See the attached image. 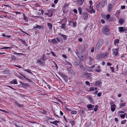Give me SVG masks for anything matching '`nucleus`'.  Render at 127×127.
I'll return each instance as SVG.
<instances>
[{
  "label": "nucleus",
  "mask_w": 127,
  "mask_h": 127,
  "mask_svg": "<svg viewBox=\"0 0 127 127\" xmlns=\"http://www.w3.org/2000/svg\"><path fill=\"white\" fill-rule=\"evenodd\" d=\"M104 44V40L103 39H100L97 42L95 46V49L99 50L101 46Z\"/></svg>",
  "instance_id": "1"
},
{
  "label": "nucleus",
  "mask_w": 127,
  "mask_h": 127,
  "mask_svg": "<svg viewBox=\"0 0 127 127\" xmlns=\"http://www.w3.org/2000/svg\"><path fill=\"white\" fill-rule=\"evenodd\" d=\"M45 55L43 54V56L39 59L37 61V63H38V64L41 65L42 66H44L45 64V61L47 59L45 57Z\"/></svg>",
  "instance_id": "2"
},
{
  "label": "nucleus",
  "mask_w": 127,
  "mask_h": 127,
  "mask_svg": "<svg viewBox=\"0 0 127 127\" xmlns=\"http://www.w3.org/2000/svg\"><path fill=\"white\" fill-rule=\"evenodd\" d=\"M109 29L107 26H105L102 29V32L104 34L108 35H109Z\"/></svg>",
  "instance_id": "3"
},
{
  "label": "nucleus",
  "mask_w": 127,
  "mask_h": 127,
  "mask_svg": "<svg viewBox=\"0 0 127 127\" xmlns=\"http://www.w3.org/2000/svg\"><path fill=\"white\" fill-rule=\"evenodd\" d=\"M84 77L87 79H92L91 74L87 72L84 73L83 74Z\"/></svg>",
  "instance_id": "4"
},
{
  "label": "nucleus",
  "mask_w": 127,
  "mask_h": 127,
  "mask_svg": "<svg viewBox=\"0 0 127 127\" xmlns=\"http://www.w3.org/2000/svg\"><path fill=\"white\" fill-rule=\"evenodd\" d=\"M112 5L110 4H109L107 6V11L108 12H111L112 9Z\"/></svg>",
  "instance_id": "5"
},
{
  "label": "nucleus",
  "mask_w": 127,
  "mask_h": 127,
  "mask_svg": "<svg viewBox=\"0 0 127 127\" xmlns=\"http://www.w3.org/2000/svg\"><path fill=\"white\" fill-rule=\"evenodd\" d=\"M88 16V15L87 12H86L82 13V17L83 19L85 20L87 19Z\"/></svg>",
  "instance_id": "6"
},
{
  "label": "nucleus",
  "mask_w": 127,
  "mask_h": 127,
  "mask_svg": "<svg viewBox=\"0 0 127 127\" xmlns=\"http://www.w3.org/2000/svg\"><path fill=\"white\" fill-rule=\"evenodd\" d=\"M43 26H39L37 24L33 26V27L34 28H38L39 29L41 30L43 29Z\"/></svg>",
  "instance_id": "7"
},
{
  "label": "nucleus",
  "mask_w": 127,
  "mask_h": 127,
  "mask_svg": "<svg viewBox=\"0 0 127 127\" xmlns=\"http://www.w3.org/2000/svg\"><path fill=\"white\" fill-rule=\"evenodd\" d=\"M107 0H102L101 2V4L102 7H104L107 4Z\"/></svg>",
  "instance_id": "8"
},
{
  "label": "nucleus",
  "mask_w": 127,
  "mask_h": 127,
  "mask_svg": "<svg viewBox=\"0 0 127 127\" xmlns=\"http://www.w3.org/2000/svg\"><path fill=\"white\" fill-rule=\"evenodd\" d=\"M90 10L88 11V12L91 14H92L93 12L94 13L95 12V11L94 10L93 6H91V7H90Z\"/></svg>",
  "instance_id": "9"
},
{
  "label": "nucleus",
  "mask_w": 127,
  "mask_h": 127,
  "mask_svg": "<svg viewBox=\"0 0 127 127\" xmlns=\"http://www.w3.org/2000/svg\"><path fill=\"white\" fill-rule=\"evenodd\" d=\"M116 105L114 104L111 106V110L112 112L114 111L115 110V107H116Z\"/></svg>",
  "instance_id": "10"
},
{
  "label": "nucleus",
  "mask_w": 127,
  "mask_h": 127,
  "mask_svg": "<svg viewBox=\"0 0 127 127\" xmlns=\"http://www.w3.org/2000/svg\"><path fill=\"white\" fill-rule=\"evenodd\" d=\"M101 71V67L100 66H98L95 68V71L97 72H99Z\"/></svg>",
  "instance_id": "11"
},
{
  "label": "nucleus",
  "mask_w": 127,
  "mask_h": 127,
  "mask_svg": "<svg viewBox=\"0 0 127 127\" xmlns=\"http://www.w3.org/2000/svg\"><path fill=\"white\" fill-rule=\"evenodd\" d=\"M119 32H124L125 31V29L123 27H119L118 28Z\"/></svg>",
  "instance_id": "12"
},
{
  "label": "nucleus",
  "mask_w": 127,
  "mask_h": 127,
  "mask_svg": "<svg viewBox=\"0 0 127 127\" xmlns=\"http://www.w3.org/2000/svg\"><path fill=\"white\" fill-rule=\"evenodd\" d=\"M61 75L62 77L64 79L65 82H66L67 81V77L65 75L63 74H61Z\"/></svg>",
  "instance_id": "13"
},
{
  "label": "nucleus",
  "mask_w": 127,
  "mask_h": 127,
  "mask_svg": "<svg viewBox=\"0 0 127 127\" xmlns=\"http://www.w3.org/2000/svg\"><path fill=\"white\" fill-rule=\"evenodd\" d=\"M84 0H76V3L79 5H81L83 3Z\"/></svg>",
  "instance_id": "14"
},
{
  "label": "nucleus",
  "mask_w": 127,
  "mask_h": 127,
  "mask_svg": "<svg viewBox=\"0 0 127 127\" xmlns=\"http://www.w3.org/2000/svg\"><path fill=\"white\" fill-rule=\"evenodd\" d=\"M102 84V82L99 81H96L95 82V86H99L101 85Z\"/></svg>",
  "instance_id": "15"
},
{
  "label": "nucleus",
  "mask_w": 127,
  "mask_h": 127,
  "mask_svg": "<svg viewBox=\"0 0 127 127\" xmlns=\"http://www.w3.org/2000/svg\"><path fill=\"white\" fill-rule=\"evenodd\" d=\"M14 125L16 127H23L18 122L15 123Z\"/></svg>",
  "instance_id": "16"
},
{
  "label": "nucleus",
  "mask_w": 127,
  "mask_h": 127,
  "mask_svg": "<svg viewBox=\"0 0 127 127\" xmlns=\"http://www.w3.org/2000/svg\"><path fill=\"white\" fill-rule=\"evenodd\" d=\"M69 122L72 126H73L75 125V121L72 119L70 120Z\"/></svg>",
  "instance_id": "17"
},
{
  "label": "nucleus",
  "mask_w": 127,
  "mask_h": 127,
  "mask_svg": "<svg viewBox=\"0 0 127 127\" xmlns=\"http://www.w3.org/2000/svg\"><path fill=\"white\" fill-rule=\"evenodd\" d=\"M124 22V20L120 18L119 19L118 23L119 24H123Z\"/></svg>",
  "instance_id": "18"
},
{
  "label": "nucleus",
  "mask_w": 127,
  "mask_h": 127,
  "mask_svg": "<svg viewBox=\"0 0 127 127\" xmlns=\"http://www.w3.org/2000/svg\"><path fill=\"white\" fill-rule=\"evenodd\" d=\"M119 48H117V49H115V51H114L113 53V54L115 56H116L117 55L118 52V51Z\"/></svg>",
  "instance_id": "19"
},
{
  "label": "nucleus",
  "mask_w": 127,
  "mask_h": 127,
  "mask_svg": "<svg viewBox=\"0 0 127 127\" xmlns=\"http://www.w3.org/2000/svg\"><path fill=\"white\" fill-rule=\"evenodd\" d=\"M60 122V121H58L55 120L53 122H51L50 121V123H52V124H54L56 125H57V123H59Z\"/></svg>",
  "instance_id": "20"
},
{
  "label": "nucleus",
  "mask_w": 127,
  "mask_h": 127,
  "mask_svg": "<svg viewBox=\"0 0 127 127\" xmlns=\"http://www.w3.org/2000/svg\"><path fill=\"white\" fill-rule=\"evenodd\" d=\"M59 34L63 37V39L64 40L66 39L67 36L66 35L63 34L61 33H59Z\"/></svg>",
  "instance_id": "21"
},
{
  "label": "nucleus",
  "mask_w": 127,
  "mask_h": 127,
  "mask_svg": "<svg viewBox=\"0 0 127 127\" xmlns=\"http://www.w3.org/2000/svg\"><path fill=\"white\" fill-rule=\"evenodd\" d=\"M107 53H103L101 55V57L102 58H107Z\"/></svg>",
  "instance_id": "22"
},
{
  "label": "nucleus",
  "mask_w": 127,
  "mask_h": 127,
  "mask_svg": "<svg viewBox=\"0 0 127 127\" xmlns=\"http://www.w3.org/2000/svg\"><path fill=\"white\" fill-rule=\"evenodd\" d=\"M120 13V11L119 10L117 11L115 14V15L118 18Z\"/></svg>",
  "instance_id": "23"
},
{
  "label": "nucleus",
  "mask_w": 127,
  "mask_h": 127,
  "mask_svg": "<svg viewBox=\"0 0 127 127\" xmlns=\"http://www.w3.org/2000/svg\"><path fill=\"white\" fill-rule=\"evenodd\" d=\"M20 74L25 79H26L27 80H28L30 82H32L31 80H30L28 79L26 77L25 75H23L21 73H20Z\"/></svg>",
  "instance_id": "24"
},
{
  "label": "nucleus",
  "mask_w": 127,
  "mask_h": 127,
  "mask_svg": "<svg viewBox=\"0 0 127 127\" xmlns=\"http://www.w3.org/2000/svg\"><path fill=\"white\" fill-rule=\"evenodd\" d=\"M47 25L49 27V29H51L52 28V25L50 23H47Z\"/></svg>",
  "instance_id": "25"
},
{
  "label": "nucleus",
  "mask_w": 127,
  "mask_h": 127,
  "mask_svg": "<svg viewBox=\"0 0 127 127\" xmlns=\"http://www.w3.org/2000/svg\"><path fill=\"white\" fill-rule=\"evenodd\" d=\"M11 82L12 84H17V80L16 79H14L12 80Z\"/></svg>",
  "instance_id": "26"
},
{
  "label": "nucleus",
  "mask_w": 127,
  "mask_h": 127,
  "mask_svg": "<svg viewBox=\"0 0 127 127\" xmlns=\"http://www.w3.org/2000/svg\"><path fill=\"white\" fill-rule=\"evenodd\" d=\"M126 103H122L120 104V107L121 108L122 107H123L125 106Z\"/></svg>",
  "instance_id": "27"
},
{
  "label": "nucleus",
  "mask_w": 127,
  "mask_h": 127,
  "mask_svg": "<svg viewBox=\"0 0 127 127\" xmlns=\"http://www.w3.org/2000/svg\"><path fill=\"white\" fill-rule=\"evenodd\" d=\"M44 14L45 15H49V17H50L52 16L53 15V12H51V14H49L48 13H44Z\"/></svg>",
  "instance_id": "28"
},
{
  "label": "nucleus",
  "mask_w": 127,
  "mask_h": 127,
  "mask_svg": "<svg viewBox=\"0 0 127 127\" xmlns=\"http://www.w3.org/2000/svg\"><path fill=\"white\" fill-rule=\"evenodd\" d=\"M51 41L52 43L54 44L58 43L56 39H52Z\"/></svg>",
  "instance_id": "29"
},
{
  "label": "nucleus",
  "mask_w": 127,
  "mask_h": 127,
  "mask_svg": "<svg viewBox=\"0 0 127 127\" xmlns=\"http://www.w3.org/2000/svg\"><path fill=\"white\" fill-rule=\"evenodd\" d=\"M93 106L94 107V105H92L91 104H89L87 105V107L88 109H89L91 108Z\"/></svg>",
  "instance_id": "30"
},
{
  "label": "nucleus",
  "mask_w": 127,
  "mask_h": 127,
  "mask_svg": "<svg viewBox=\"0 0 127 127\" xmlns=\"http://www.w3.org/2000/svg\"><path fill=\"white\" fill-rule=\"evenodd\" d=\"M119 39H115L114 40V44L115 45V44H118L119 43Z\"/></svg>",
  "instance_id": "31"
},
{
  "label": "nucleus",
  "mask_w": 127,
  "mask_h": 127,
  "mask_svg": "<svg viewBox=\"0 0 127 127\" xmlns=\"http://www.w3.org/2000/svg\"><path fill=\"white\" fill-rule=\"evenodd\" d=\"M54 9H51V10H47V11L48 12V13L49 14H51V12H52L53 11Z\"/></svg>",
  "instance_id": "32"
},
{
  "label": "nucleus",
  "mask_w": 127,
  "mask_h": 127,
  "mask_svg": "<svg viewBox=\"0 0 127 127\" xmlns=\"http://www.w3.org/2000/svg\"><path fill=\"white\" fill-rule=\"evenodd\" d=\"M98 109V106L97 105H96L94 109V110L96 112Z\"/></svg>",
  "instance_id": "33"
},
{
  "label": "nucleus",
  "mask_w": 127,
  "mask_h": 127,
  "mask_svg": "<svg viewBox=\"0 0 127 127\" xmlns=\"http://www.w3.org/2000/svg\"><path fill=\"white\" fill-rule=\"evenodd\" d=\"M78 10L80 14H81L82 13V9L81 8H78Z\"/></svg>",
  "instance_id": "34"
},
{
  "label": "nucleus",
  "mask_w": 127,
  "mask_h": 127,
  "mask_svg": "<svg viewBox=\"0 0 127 127\" xmlns=\"http://www.w3.org/2000/svg\"><path fill=\"white\" fill-rule=\"evenodd\" d=\"M11 58L12 60H14L16 59V58L14 56L12 55L11 56Z\"/></svg>",
  "instance_id": "35"
},
{
  "label": "nucleus",
  "mask_w": 127,
  "mask_h": 127,
  "mask_svg": "<svg viewBox=\"0 0 127 127\" xmlns=\"http://www.w3.org/2000/svg\"><path fill=\"white\" fill-rule=\"evenodd\" d=\"M77 112L75 111H72L71 112V114H77Z\"/></svg>",
  "instance_id": "36"
},
{
  "label": "nucleus",
  "mask_w": 127,
  "mask_h": 127,
  "mask_svg": "<svg viewBox=\"0 0 127 127\" xmlns=\"http://www.w3.org/2000/svg\"><path fill=\"white\" fill-rule=\"evenodd\" d=\"M73 23V25L72 26L73 27H75L76 26V22H72Z\"/></svg>",
  "instance_id": "37"
},
{
  "label": "nucleus",
  "mask_w": 127,
  "mask_h": 127,
  "mask_svg": "<svg viewBox=\"0 0 127 127\" xmlns=\"http://www.w3.org/2000/svg\"><path fill=\"white\" fill-rule=\"evenodd\" d=\"M100 3L99 2L98 3V4H97L95 6V7L97 9H98V8H99V6L100 5Z\"/></svg>",
  "instance_id": "38"
},
{
  "label": "nucleus",
  "mask_w": 127,
  "mask_h": 127,
  "mask_svg": "<svg viewBox=\"0 0 127 127\" xmlns=\"http://www.w3.org/2000/svg\"><path fill=\"white\" fill-rule=\"evenodd\" d=\"M15 104L17 106H18V107H21V105L19 103H18V102H15Z\"/></svg>",
  "instance_id": "39"
},
{
  "label": "nucleus",
  "mask_w": 127,
  "mask_h": 127,
  "mask_svg": "<svg viewBox=\"0 0 127 127\" xmlns=\"http://www.w3.org/2000/svg\"><path fill=\"white\" fill-rule=\"evenodd\" d=\"M127 120H125L121 122V124H125Z\"/></svg>",
  "instance_id": "40"
},
{
  "label": "nucleus",
  "mask_w": 127,
  "mask_h": 127,
  "mask_svg": "<svg viewBox=\"0 0 127 127\" xmlns=\"http://www.w3.org/2000/svg\"><path fill=\"white\" fill-rule=\"evenodd\" d=\"M66 26V24H64L62 25L61 27L62 29H64L65 28Z\"/></svg>",
  "instance_id": "41"
},
{
  "label": "nucleus",
  "mask_w": 127,
  "mask_h": 127,
  "mask_svg": "<svg viewBox=\"0 0 127 127\" xmlns=\"http://www.w3.org/2000/svg\"><path fill=\"white\" fill-rule=\"evenodd\" d=\"M110 14H108L106 16V18L107 19H108L110 18Z\"/></svg>",
  "instance_id": "42"
},
{
  "label": "nucleus",
  "mask_w": 127,
  "mask_h": 127,
  "mask_svg": "<svg viewBox=\"0 0 127 127\" xmlns=\"http://www.w3.org/2000/svg\"><path fill=\"white\" fill-rule=\"evenodd\" d=\"M89 101L91 103H92L93 102V101L92 98L91 97H89Z\"/></svg>",
  "instance_id": "43"
},
{
  "label": "nucleus",
  "mask_w": 127,
  "mask_h": 127,
  "mask_svg": "<svg viewBox=\"0 0 127 127\" xmlns=\"http://www.w3.org/2000/svg\"><path fill=\"white\" fill-rule=\"evenodd\" d=\"M20 82L21 84H22L23 85L26 86H27V84L25 83H23L21 82Z\"/></svg>",
  "instance_id": "44"
},
{
  "label": "nucleus",
  "mask_w": 127,
  "mask_h": 127,
  "mask_svg": "<svg viewBox=\"0 0 127 127\" xmlns=\"http://www.w3.org/2000/svg\"><path fill=\"white\" fill-rule=\"evenodd\" d=\"M94 47H91V51L92 53H93L94 51Z\"/></svg>",
  "instance_id": "45"
},
{
  "label": "nucleus",
  "mask_w": 127,
  "mask_h": 127,
  "mask_svg": "<svg viewBox=\"0 0 127 127\" xmlns=\"http://www.w3.org/2000/svg\"><path fill=\"white\" fill-rule=\"evenodd\" d=\"M86 84L88 86H89L90 84L89 82L88 81H86L85 82Z\"/></svg>",
  "instance_id": "46"
},
{
  "label": "nucleus",
  "mask_w": 127,
  "mask_h": 127,
  "mask_svg": "<svg viewBox=\"0 0 127 127\" xmlns=\"http://www.w3.org/2000/svg\"><path fill=\"white\" fill-rule=\"evenodd\" d=\"M125 117V114H121L120 115V117L122 118H124Z\"/></svg>",
  "instance_id": "47"
},
{
  "label": "nucleus",
  "mask_w": 127,
  "mask_h": 127,
  "mask_svg": "<svg viewBox=\"0 0 127 127\" xmlns=\"http://www.w3.org/2000/svg\"><path fill=\"white\" fill-rule=\"evenodd\" d=\"M50 53L52 54L53 55L54 57L56 56V55L55 54V53L53 51H51Z\"/></svg>",
  "instance_id": "48"
},
{
  "label": "nucleus",
  "mask_w": 127,
  "mask_h": 127,
  "mask_svg": "<svg viewBox=\"0 0 127 127\" xmlns=\"http://www.w3.org/2000/svg\"><path fill=\"white\" fill-rule=\"evenodd\" d=\"M89 89L90 91H93L94 90V89L93 87H90Z\"/></svg>",
  "instance_id": "49"
},
{
  "label": "nucleus",
  "mask_w": 127,
  "mask_h": 127,
  "mask_svg": "<svg viewBox=\"0 0 127 127\" xmlns=\"http://www.w3.org/2000/svg\"><path fill=\"white\" fill-rule=\"evenodd\" d=\"M14 54H16V55H24L23 54V53H16V52H15L14 53Z\"/></svg>",
  "instance_id": "50"
},
{
  "label": "nucleus",
  "mask_w": 127,
  "mask_h": 127,
  "mask_svg": "<svg viewBox=\"0 0 127 127\" xmlns=\"http://www.w3.org/2000/svg\"><path fill=\"white\" fill-rule=\"evenodd\" d=\"M110 68L112 72H114V69L113 67L110 66Z\"/></svg>",
  "instance_id": "51"
},
{
  "label": "nucleus",
  "mask_w": 127,
  "mask_h": 127,
  "mask_svg": "<svg viewBox=\"0 0 127 127\" xmlns=\"http://www.w3.org/2000/svg\"><path fill=\"white\" fill-rule=\"evenodd\" d=\"M24 70L25 71H27V72L29 73H32L31 72V70H29V69H25Z\"/></svg>",
  "instance_id": "52"
},
{
  "label": "nucleus",
  "mask_w": 127,
  "mask_h": 127,
  "mask_svg": "<svg viewBox=\"0 0 127 127\" xmlns=\"http://www.w3.org/2000/svg\"><path fill=\"white\" fill-rule=\"evenodd\" d=\"M0 111H2L3 112L5 113H9L8 112H7V111L5 110H3L1 109H0Z\"/></svg>",
  "instance_id": "53"
},
{
  "label": "nucleus",
  "mask_w": 127,
  "mask_h": 127,
  "mask_svg": "<svg viewBox=\"0 0 127 127\" xmlns=\"http://www.w3.org/2000/svg\"><path fill=\"white\" fill-rule=\"evenodd\" d=\"M89 3L90 4V7H91V6H92V1L91 0H90L89 1Z\"/></svg>",
  "instance_id": "54"
},
{
  "label": "nucleus",
  "mask_w": 127,
  "mask_h": 127,
  "mask_svg": "<svg viewBox=\"0 0 127 127\" xmlns=\"http://www.w3.org/2000/svg\"><path fill=\"white\" fill-rule=\"evenodd\" d=\"M11 48V47H3V48H2L1 49H10Z\"/></svg>",
  "instance_id": "55"
},
{
  "label": "nucleus",
  "mask_w": 127,
  "mask_h": 127,
  "mask_svg": "<svg viewBox=\"0 0 127 127\" xmlns=\"http://www.w3.org/2000/svg\"><path fill=\"white\" fill-rule=\"evenodd\" d=\"M125 5H123L121 6V8L122 9H124L125 8Z\"/></svg>",
  "instance_id": "56"
},
{
  "label": "nucleus",
  "mask_w": 127,
  "mask_h": 127,
  "mask_svg": "<svg viewBox=\"0 0 127 127\" xmlns=\"http://www.w3.org/2000/svg\"><path fill=\"white\" fill-rule=\"evenodd\" d=\"M102 95V94L101 93H99L97 94V95L98 97Z\"/></svg>",
  "instance_id": "57"
},
{
  "label": "nucleus",
  "mask_w": 127,
  "mask_h": 127,
  "mask_svg": "<svg viewBox=\"0 0 127 127\" xmlns=\"http://www.w3.org/2000/svg\"><path fill=\"white\" fill-rule=\"evenodd\" d=\"M56 39L59 42H60V38L58 37H57L56 38Z\"/></svg>",
  "instance_id": "58"
},
{
  "label": "nucleus",
  "mask_w": 127,
  "mask_h": 127,
  "mask_svg": "<svg viewBox=\"0 0 127 127\" xmlns=\"http://www.w3.org/2000/svg\"><path fill=\"white\" fill-rule=\"evenodd\" d=\"M73 11L74 13H77V10L75 9H74L73 10Z\"/></svg>",
  "instance_id": "59"
},
{
  "label": "nucleus",
  "mask_w": 127,
  "mask_h": 127,
  "mask_svg": "<svg viewBox=\"0 0 127 127\" xmlns=\"http://www.w3.org/2000/svg\"><path fill=\"white\" fill-rule=\"evenodd\" d=\"M68 51H69L70 53H72V50L71 49H70V48H68Z\"/></svg>",
  "instance_id": "60"
},
{
  "label": "nucleus",
  "mask_w": 127,
  "mask_h": 127,
  "mask_svg": "<svg viewBox=\"0 0 127 127\" xmlns=\"http://www.w3.org/2000/svg\"><path fill=\"white\" fill-rule=\"evenodd\" d=\"M62 56L65 59H66L67 58L66 56L64 55H62Z\"/></svg>",
  "instance_id": "61"
},
{
  "label": "nucleus",
  "mask_w": 127,
  "mask_h": 127,
  "mask_svg": "<svg viewBox=\"0 0 127 127\" xmlns=\"http://www.w3.org/2000/svg\"><path fill=\"white\" fill-rule=\"evenodd\" d=\"M55 99H57V100L58 101H59V102H62V101H61V100H59V99H58L57 98L55 97Z\"/></svg>",
  "instance_id": "62"
},
{
  "label": "nucleus",
  "mask_w": 127,
  "mask_h": 127,
  "mask_svg": "<svg viewBox=\"0 0 127 127\" xmlns=\"http://www.w3.org/2000/svg\"><path fill=\"white\" fill-rule=\"evenodd\" d=\"M84 48H86L88 47V45L87 44H85L84 45Z\"/></svg>",
  "instance_id": "63"
},
{
  "label": "nucleus",
  "mask_w": 127,
  "mask_h": 127,
  "mask_svg": "<svg viewBox=\"0 0 127 127\" xmlns=\"http://www.w3.org/2000/svg\"><path fill=\"white\" fill-rule=\"evenodd\" d=\"M107 65L108 66H111L112 65V64L108 62L107 63Z\"/></svg>",
  "instance_id": "64"
}]
</instances>
